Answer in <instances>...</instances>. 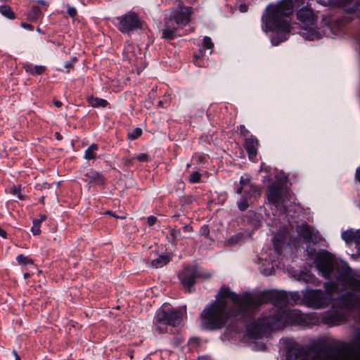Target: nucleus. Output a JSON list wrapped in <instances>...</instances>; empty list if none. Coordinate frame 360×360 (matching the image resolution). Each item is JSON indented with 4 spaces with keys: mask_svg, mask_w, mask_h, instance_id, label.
Segmentation results:
<instances>
[{
    "mask_svg": "<svg viewBox=\"0 0 360 360\" xmlns=\"http://www.w3.org/2000/svg\"><path fill=\"white\" fill-rule=\"evenodd\" d=\"M216 298L217 301L205 307L200 314L202 326L207 330L221 329L231 318L251 320L263 304L271 302L274 307L268 314H263L262 317L269 316L275 308L286 309L290 302L289 295L285 291L267 290L255 296L245 292L240 295L225 285L220 288Z\"/></svg>",
    "mask_w": 360,
    "mask_h": 360,
    "instance_id": "nucleus-1",
    "label": "nucleus"
},
{
    "mask_svg": "<svg viewBox=\"0 0 360 360\" xmlns=\"http://www.w3.org/2000/svg\"><path fill=\"white\" fill-rule=\"evenodd\" d=\"M266 11V15L262 17L265 32H290L288 18L293 12L292 0H281L277 4L269 5Z\"/></svg>",
    "mask_w": 360,
    "mask_h": 360,
    "instance_id": "nucleus-2",
    "label": "nucleus"
},
{
    "mask_svg": "<svg viewBox=\"0 0 360 360\" xmlns=\"http://www.w3.org/2000/svg\"><path fill=\"white\" fill-rule=\"evenodd\" d=\"M303 321V315L298 310L275 308L269 316H264L257 320L256 328L261 333H267L278 330L285 324H300Z\"/></svg>",
    "mask_w": 360,
    "mask_h": 360,
    "instance_id": "nucleus-3",
    "label": "nucleus"
},
{
    "mask_svg": "<svg viewBox=\"0 0 360 360\" xmlns=\"http://www.w3.org/2000/svg\"><path fill=\"white\" fill-rule=\"evenodd\" d=\"M181 321V314L179 311L165 309H160L157 311L153 321V327L155 330L160 333L167 332V326L173 327L177 326Z\"/></svg>",
    "mask_w": 360,
    "mask_h": 360,
    "instance_id": "nucleus-4",
    "label": "nucleus"
},
{
    "mask_svg": "<svg viewBox=\"0 0 360 360\" xmlns=\"http://www.w3.org/2000/svg\"><path fill=\"white\" fill-rule=\"evenodd\" d=\"M212 274L198 265L188 266L179 273L178 277L181 284L187 289L189 293L193 292V286L195 283L196 278L209 279Z\"/></svg>",
    "mask_w": 360,
    "mask_h": 360,
    "instance_id": "nucleus-5",
    "label": "nucleus"
},
{
    "mask_svg": "<svg viewBox=\"0 0 360 360\" xmlns=\"http://www.w3.org/2000/svg\"><path fill=\"white\" fill-rule=\"evenodd\" d=\"M311 243L307 244L306 252L309 259H314L317 269L325 275H328L331 269L330 256L331 254L326 250L319 252L313 247Z\"/></svg>",
    "mask_w": 360,
    "mask_h": 360,
    "instance_id": "nucleus-6",
    "label": "nucleus"
},
{
    "mask_svg": "<svg viewBox=\"0 0 360 360\" xmlns=\"http://www.w3.org/2000/svg\"><path fill=\"white\" fill-rule=\"evenodd\" d=\"M331 269L328 275H322L327 279L334 277L337 281L344 285L353 274L352 269L346 262H334L333 256H330Z\"/></svg>",
    "mask_w": 360,
    "mask_h": 360,
    "instance_id": "nucleus-7",
    "label": "nucleus"
},
{
    "mask_svg": "<svg viewBox=\"0 0 360 360\" xmlns=\"http://www.w3.org/2000/svg\"><path fill=\"white\" fill-rule=\"evenodd\" d=\"M117 19L118 20L117 28L124 34H129L142 27V22L139 15L134 11H129L117 17Z\"/></svg>",
    "mask_w": 360,
    "mask_h": 360,
    "instance_id": "nucleus-8",
    "label": "nucleus"
},
{
    "mask_svg": "<svg viewBox=\"0 0 360 360\" xmlns=\"http://www.w3.org/2000/svg\"><path fill=\"white\" fill-rule=\"evenodd\" d=\"M304 300L308 307L321 309L329 304L330 298L321 290H311L304 294Z\"/></svg>",
    "mask_w": 360,
    "mask_h": 360,
    "instance_id": "nucleus-9",
    "label": "nucleus"
},
{
    "mask_svg": "<svg viewBox=\"0 0 360 360\" xmlns=\"http://www.w3.org/2000/svg\"><path fill=\"white\" fill-rule=\"evenodd\" d=\"M288 191L279 181L270 184L267 192V198L270 203L278 207L287 198Z\"/></svg>",
    "mask_w": 360,
    "mask_h": 360,
    "instance_id": "nucleus-10",
    "label": "nucleus"
},
{
    "mask_svg": "<svg viewBox=\"0 0 360 360\" xmlns=\"http://www.w3.org/2000/svg\"><path fill=\"white\" fill-rule=\"evenodd\" d=\"M309 350L313 353L311 360H340L338 355H333L332 347L324 342H316L309 345Z\"/></svg>",
    "mask_w": 360,
    "mask_h": 360,
    "instance_id": "nucleus-11",
    "label": "nucleus"
},
{
    "mask_svg": "<svg viewBox=\"0 0 360 360\" xmlns=\"http://www.w3.org/2000/svg\"><path fill=\"white\" fill-rule=\"evenodd\" d=\"M286 360H311L308 349L292 340H286Z\"/></svg>",
    "mask_w": 360,
    "mask_h": 360,
    "instance_id": "nucleus-12",
    "label": "nucleus"
},
{
    "mask_svg": "<svg viewBox=\"0 0 360 360\" xmlns=\"http://www.w3.org/2000/svg\"><path fill=\"white\" fill-rule=\"evenodd\" d=\"M191 14L192 8L184 6L180 3L178 8L172 11L171 16L168 19L172 20L176 26H184L190 22Z\"/></svg>",
    "mask_w": 360,
    "mask_h": 360,
    "instance_id": "nucleus-13",
    "label": "nucleus"
},
{
    "mask_svg": "<svg viewBox=\"0 0 360 360\" xmlns=\"http://www.w3.org/2000/svg\"><path fill=\"white\" fill-rule=\"evenodd\" d=\"M297 232L306 244L312 243L315 245L323 240L319 232L315 231L314 228L307 224L298 226Z\"/></svg>",
    "mask_w": 360,
    "mask_h": 360,
    "instance_id": "nucleus-14",
    "label": "nucleus"
},
{
    "mask_svg": "<svg viewBox=\"0 0 360 360\" xmlns=\"http://www.w3.org/2000/svg\"><path fill=\"white\" fill-rule=\"evenodd\" d=\"M347 319L345 314L341 310H335L323 318V322L330 326H338L344 323Z\"/></svg>",
    "mask_w": 360,
    "mask_h": 360,
    "instance_id": "nucleus-15",
    "label": "nucleus"
},
{
    "mask_svg": "<svg viewBox=\"0 0 360 360\" xmlns=\"http://www.w3.org/2000/svg\"><path fill=\"white\" fill-rule=\"evenodd\" d=\"M297 19L304 25L309 26L315 24L317 16L312 10L307 8H302L297 12Z\"/></svg>",
    "mask_w": 360,
    "mask_h": 360,
    "instance_id": "nucleus-16",
    "label": "nucleus"
},
{
    "mask_svg": "<svg viewBox=\"0 0 360 360\" xmlns=\"http://www.w3.org/2000/svg\"><path fill=\"white\" fill-rule=\"evenodd\" d=\"M123 56L129 63L135 64L137 62L139 56H141V50L133 44H127L124 46Z\"/></svg>",
    "mask_w": 360,
    "mask_h": 360,
    "instance_id": "nucleus-17",
    "label": "nucleus"
},
{
    "mask_svg": "<svg viewBox=\"0 0 360 360\" xmlns=\"http://www.w3.org/2000/svg\"><path fill=\"white\" fill-rule=\"evenodd\" d=\"M342 238L347 244L354 243L360 252V229L354 231L353 230H347L342 233Z\"/></svg>",
    "mask_w": 360,
    "mask_h": 360,
    "instance_id": "nucleus-18",
    "label": "nucleus"
},
{
    "mask_svg": "<svg viewBox=\"0 0 360 360\" xmlns=\"http://www.w3.org/2000/svg\"><path fill=\"white\" fill-rule=\"evenodd\" d=\"M258 145V140L255 136H250L245 139L244 147L250 160H253L257 156Z\"/></svg>",
    "mask_w": 360,
    "mask_h": 360,
    "instance_id": "nucleus-19",
    "label": "nucleus"
},
{
    "mask_svg": "<svg viewBox=\"0 0 360 360\" xmlns=\"http://www.w3.org/2000/svg\"><path fill=\"white\" fill-rule=\"evenodd\" d=\"M354 294L351 292H347L344 295L339 297L336 304L342 309H350L354 306Z\"/></svg>",
    "mask_w": 360,
    "mask_h": 360,
    "instance_id": "nucleus-20",
    "label": "nucleus"
},
{
    "mask_svg": "<svg viewBox=\"0 0 360 360\" xmlns=\"http://www.w3.org/2000/svg\"><path fill=\"white\" fill-rule=\"evenodd\" d=\"M177 26L174 25L172 20L167 19L165 22L162 29V38L167 39H174L176 37Z\"/></svg>",
    "mask_w": 360,
    "mask_h": 360,
    "instance_id": "nucleus-21",
    "label": "nucleus"
},
{
    "mask_svg": "<svg viewBox=\"0 0 360 360\" xmlns=\"http://www.w3.org/2000/svg\"><path fill=\"white\" fill-rule=\"evenodd\" d=\"M84 181H89V183H94L96 184H103L105 183V178L103 174L95 171L90 170L84 174Z\"/></svg>",
    "mask_w": 360,
    "mask_h": 360,
    "instance_id": "nucleus-22",
    "label": "nucleus"
},
{
    "mask_svg": "<svg viewBox=\"0 0 360 360\" xmlns=\"http://www.w3.org/2000/svg\"><path fill=\"white\" fill-rule=\"evenodd\" d=\"M25 72L32 76L41 75L46 70V67L44 65H34L32 63H25L23 65Z\"/></svg>",
    "mask_w": 360,
    "mask_h": 360,
    "instance_id": "nucleus-23",
    "label": "nucleus"
},
{
    "mask_svg": "<svg viewBox=\"0 0 360 360\" xmlns=\"http://www.w3.org/2000/svg\"><path fill=\"white\" fill-rule=\"evenodd\" d=\"M343 286L349 287L352 290L360 292V278H355L352 274V275Z\"/></svg>",
    "mask_w": 360,
    "mask_h": 360,
    "instance_id": "nucleus-24",
    "label": "nucleus"
},
{
    "mask_svg": "<svg viewBox=\"0 0 360 360\" xmlns=\"http://www.w3.org/2000/svg\"><path fill=\"white\" fill-rule=\"evenodd\" d=\"M87 101L94 108H105L108 104L106 100L98 97L89 96L87 98Z\"/></svg>",
    "mask_w": 360,
    "mask_h": 360,
    "instance_id": "nucleus-25",
    "label": "nucleus"
},
{
    "mask_svg": "<svg viewBox=\"0 0 360 360\" xmlns=\"http://www.w3.org/2000/svg\"><path fill=\"white\" fill-rule=\"evenodd\" d=\"M244 195H247L249 198H257L261 195L260 189L258 186L252 183L251 184H250V186L245 188Z\"/></svg>",
    "mask_w": 360,
    "mask_h": 360,
    "instance_id": "nucleus-26",
    "label": "nucleus"
},
{
    "mask_svg": "<svg viewBox=\"0 0 360 360\" xmlns=\"http://www.w3.org/2000/svg\"><path fill=\"white\" fill-rule=\"evenodd\" d=\"M43 13L38 6H32L31 11L28 15V19L32 22H37L39 19L41 18Z\"/></svg>",
    "mask_w": 360,
    "mask_h": 360,
    "instance_id": "nucleus-27",
    "label": "nucleus"
},
{
    "mask_svg": "<svg viewBox=\"0 0 360 360\" xmlns=\"http://www.w3.org/2000/svg\"><path fill=\"white\" fill-rule=\"evenodd\" d=\"M169 257L167 255H160L152 261V266L155 268H160L169 262Z\"/></svg>",
    "mask_w": 360,
    "mask_h": 360,
    "instance_id": "nucleus-28",
    "label": "nucleus"
},
{
    "mask_svg": "<svg viewBox=\"0 0 360 360\" xmlns=\"http://www.w3.org/2000/svg\"><path fill=\"white\" fill-rule=\"evenodd\" d=\"M169 236L167 237L168 241L173 245H176L177 238L181 236L180 229H175L169 227Z\"/></svg>",
    "mask_w": 360,
    "mask_h": 360,
    "instance_id": "nucleus-29",
    "label": "nucleus"
},
{
    "mask_svg": "<svg viewBox=\"0 0 360 360\" xmlns=\"http://www.w3.org/2000/svg\"><path fill=\"white\" fill-rule=\"evenodd\" d=\"M0 13L5 17L9 19H14L15 18V13L11 9V6L4 5L0 6Z\"/></svg>",
    "mask_w": 360,
    "mask_h": 360,
    "instance_id": "nucleus-30",
    "label": "nucleus"
},
{
    "mask_svg": "<svg viewBox=\"0 0 360 360\" xmlns=\"http://www.w3.org/2000/svg\"><path fill=\"white\" fill-rule=\"evenodd\" d=\"M98 146L97 144L93 143L91 144L85 151L84 157L87 160L95 159L96 153L95 152L98 150Z\"/></svg>",
    "mask_w": 360,
    "mask_h": 360,
    "instance_id": "nucleus-31",
    "label": "nucleus"
},
{
    "mask_svg": "<svg viewBox=\"0 0 360 360\" xmlns=\"http://www.w3.org/2000/svg\"><path fill=\"white\" fill-rule=\"evenodd\" d=\"M249 197L244 194L242 195L240 200L238 202V207L240 211H245L248 209V207H249Z\"/></svg>",
    "mask_w": 360,
    "mask_h": 360,
    "instance_id": "nucleus-32",
    "label": "nucleus"
},
{
    "mask_svg": "<svg viewBox=\"0 0 360 360\" xmlns=\"http://www.w3.org/2000/svg\"><path fill=\"white\" fill-rule=\"evenodd\" d=\"M78 59L77 57H72L70 60L64 63V68L66 70V72L69 73L70 70L73 68L75 64L77 62Z\"/></svg>",
    "mask_w": 360,
    "mask_h": 360,
    "instance_id": "nucleus-33",
    "label": "nucleus"
},
{
    "mask_svg": "<svg viewBox=\"0 0 360 360\" xmlns=\"http://www.w3.org/2000/svg\"><path fill=\"white\" fill-rule=\"evenodd\" d=\"M16 259L18 262L21 265L32 264L34 263L32 259L23 255H18Z\"/></svg>",
    "mask_w": 360,
    "mask_h": 360,
    "instance_id": "nucleus-34",
    "label": "nucleus"
},
{
    "mask_svg": "<svg viewBox=\"0 0 360 360\" xmlns=\"http://www.w3.org/2000/svg\"><path fill=\"white\" fill-rule=\"evenodd\" d=\"M273 245L277 252H279L282 248V239L279 236H275L272 239Z\"/></svg>",
    "mask_w": 360,
    "mask_h": 360,
    "instance_id": "nucleus-35",
    "label": "nucleus"
},
{
    "mask_svg": "<svg viewBox=\"0 0 360 360\" xmlns=\"http://www.w3.org/2000/svg\"><path fill=\"white\" fill-rule=\"evenodd\" d=\"M142 134V129L141 128H136L131 132L128 133V138L131 140H134L139 138Z\"/></svg>",
    "mask_w": 360,
    "mask_h": 360,
    "instance_id": "nucleus-36",
    "label": "nucleus"
},
{
    "mask_svg": "<svg viewBox=\"0 0 360 360\" xmlns=\"http://www.w3.org/2000/svg\"><path fill=\"white\" fill-rule=\"evenodd\" d=\"M325 288H326V290L328 292L329 294V297L330 295H332V293H333L334 292H335L337 288H338V285L335 283L334 282H330V283H325Z\"/></svg>",
    "mask_w": 360,
    "mask_h": 360,
    "instance_id": "nucleus-37",
    "label": "nucleus"
},
{
    "mask_svg": "<svg viewBox=\"0 0 360 360\" xmlns=\"http://www.w3.org/2000/svg\"><path fill=\"white\" fill-rule=\"evenodd\" d=\"M306 34H307L306 38L311 41H313V40L319 38L318 33L314 28L309 29V30H307V33Z\"/></svg>",
    "mask_w": 360,
    "mask_h": 360,
    "instance_id": "nucleus-38",
    "label": "nucleus"
},
{
    "mask_svg": "<svg viewBox=\"0 0 360 360\" xmlns=\"http://www.w3.org/2000/svg\"><path fill=\"white\" fill-rule=\"evenodd\" d=\"M203 46L207 49H212L214 47V44L212 41V39L209 37H205L203 38Z\"/></svg>",
    "mask_w": 360,
    "mask_h": 360,
    "instance_id": "nucleus-39",
    "label": "nucleus"
},
{
    "mask_svg": "<svg viewBox=\"0 0 360 360\" xmlns=\"http://www.w3.org/2000/svg\"><path fill=\"white\" fill-rule=\"evenodd\" d=\"M201 175L198 172H193L191 174L189 181L192 183H197L200 180Z\"/></svg>",
    "mask_w": 360,
    "mask_h": 360,
    "instance_id": "nucleus-40",
    "label": "nucleus"
},
{
    "mask_svg": "<svg viewBox=\"0 0 360 360\" xmlns=\"http://www.w3.org/2000/svg\"><path fill=\"white\" fill-rule=\"evenodd\" d=\"M32 232L34 235H39L41 232L40 225H39V221H33V226L32 227Z\"/></svg>",
    "mask_w": 360,
    "mask_h": 360,
    "instance_id": "nucleus-41",
    "label": "nucleus"
},
{
    "mask_svg": "<svg viewBox=\"0 0 360 360\" xmlns=\"http://www.w3.org/2000/svg\"><path fill=\"white\" fill-rule=\"evenodd\" d=\"M67 12H68V14L71 18H75L77 14V11L76 8L70 6V5L67 6Z\"/></svg>",
    "mask_w": 360,
    "mask_h": 360,
    "instance_id": "nucleus-42",
    "label": "nucleus"
},
{
    "mask_svg": "<svg viewBox=\"0 0 360 360\" xmlns=\"http://www.w3.org/2000/svg\"><path fill=\"white\" fill-rule=\"evenodd\" d=\"M193 198L192 196L183 197L181 199V203L182 205H188L192 203Z\"/></svg>",
    "mask_w": 360,
    "mask_h": 360,
    "instance_id": "nucleus-43",
    "label": "nucleus"
},
{
    "mask_svg": "<svg viewBox=\"0 0 360 360\" xmlns=\"http://www.w3.org/2000/svg\"><path fill=\"white\" fill-rule=\"evenodd\" d=\"M240 185L243 186L245 188L252 183L250 182V180L249 179H245L242 176L240 179Z\"/></svg>",
    "mask_w": 360,
    "mask_h": 360,
    "instance_id": "nucleus-44",
    "label": "nucleus"
},
{
    "mask_svg": "<svg viewBox=\"0 0 360 360\" xmlns=\"http://www.w3.org/2000/svg\"><path fill=\"white\" fill-rule=\"evenodd\" d=\"M136 158L140 162L148 161V155L146 153H141V154L138 155Z\"/></svg>",
    "mask_w": 360,
    "mask_h": 360,
    "instance_id": "nucleus-45",
    "label": "nucleus"
},
{
    "mask_svg": "<svg viewBox=\"0 0 360 360\" xmlns=\"http://www.w3.org/2000/svg\"><path fill=\"white\" fill-rule=\"evenodd\" d=\"M148 224L151 226H153L157 221V217L155 216H150L148 217Z\"/></svg>",
    "mask_w": 360,
    "mask_h": 360,
    "instance_id": "nucleus-46",
    "label": "nucleus"
},
{
    "mask_svg": "<svg viewBox=\"0 0 360 360\" xmlns=\"http://www.w3.org/2000/svg\"><path fill=\"white\" fill-rule=\"evenodd\" d=\"M21 27L25 28V29H27V30H34V26L30 23H27V22H22L21 23Z\"/></svg>",
    "mask_w": 360,
    "mask_h": 360,
    "instance_id": "nucleus-47",
    "label": "nucleus"
},
{
    "mask_svg": "<svg viewBox=\"0 0 360 360\" xmlns=\"http://www.w3.org/2000/svg\"><path fill=\"white\" fill-rule=\"evenodd\" d=\"M12 193L15 195H17L19 199H22V196L20 193V190L18 189L16 187L13 188Z\"/></svg>",
    "mask_w": 360,
    "mask_h": 360,
    "instance_id": "nucleus-48",
    "label": "nucleus"
},
{
    "mask_svg": "<svg viewBox=\"0 0 360 360\" xmlns=\"http://www.w3.org/2000/svg\"><path fill=\"white\" fill-rule=\"evenodd\" d=\"M200 232L202 235L207 236L209 234V229L207 226H204L201 228Z\"/></svg>",
    "mask_w": 360,
    "mask_h": 360,
    "instance_id": "nucleus-49",
    "label": "nucleus"
},
{
    "mask_svg": "<svg viewBox=\"0 0 360 360\" xmlns=\"http://www.w3.org/2000/svg\"><path fill=\"white\" fill-rule=\"evenodd\" d=\"M291 299L294 301L300 300V295L298 292H293L290 295Z\"/></svg>",
    "mask_w": 360,
    "mask_h": 360,
    "instance_id": "nucleus-50",
    "label": "nucleus"
},
{
    "mask_svg": "<svg viewBox=\"0 0 360 360\" xmlns=\"http://www.w3.org/2000/svg\"><path fill=\"white\" fill-rule=\"evenodd\" d=\"M46 219V217L45 214H41L40 215V219H34L33 221H39V225H40V224L44 221L45 219Z\"/></svg>",
    "mask_w": 360,
    "mask_h": 360,
    "instance_id": "nucleus-51",
    "label": "nucleus"
},
{
    "mask_svg": "<svg viewBox=\"0 0 360 360\" xmlns=\"http://www.w3.org/2000/svg\"><path fill=\"white\" fill-rule=\"evenodd\" d=\"M248 133V129H246L244 126H240V134L245 136Z\"/></svg>",
    "mask_w": 360,
    "mask_h": 360,
    "instance_id": "nucleus-52",
    "label": "nucleus"
},
{
    "mask_svg": "<svg viewBox=\"0 0 360 360\" xmlns=\"http://www.w3.org/2000/svg\"><path fill=\"white\" fill-rule=\"evenodd\" d=\"M243 191V193H245V187L243 186H240V187H238L236 190V193L238 194H241L242 192Z\"/></svg>",
    "mask_w": 360,
    "mask_h": 360,
    "instance_id": "nucleus-53",
    "label": "nucleus"
},
{
    "mask_svg": "<svg viewBox=\"0 0 360 360\" xmlns=\"http://www.w3.org/2000/svg\"><path fill=\"white\" fill-rule=\"evenodd\" d=\"M124 164L125 165H132V160H129V158H125L123 160Z\"/></svg>",
    "mask_w": 360,
    "mask_h": 360,
    "instance_id": "nucleus-54",
    "label": "nucleus"
},
{
    "mask_svg": "<svg viewBox=\"0 0 360 360\" xmlns=\"http://www.w3.org/2000/svg\"><path fill=\"white\" fill-rule=\"evenodd\" d=\"M53 103L58 108H60L63 105L62 102H60V101H58V100H54Z\"/></svg>",
    "mask_w": 360,
    "mask_h": 360,
    "instance_id": "nucleus-55",
    "label": "nucleus"
},
{
    "mask_svg": "<svg viewBox=\"0 0 360 360\" xmlns=\"http://www.w3.org/2000/svg\"><path fill=\"white\" fill-rule=\"evenodd\" d=\"M55 136H56V139L58 141H60L63 139V136L59 132H56Z\"/></svg>",
    "mask_w": 360,
    "mask_h": 360,
    "instance_id": "nucleus-56",
    "label": "nucleus"
},
{
    "mask_svg": "<svg viewBox=\"0 0 360 360\" xmlns=\"http://www.w3.org/2000/svg\"><path fill=\"white\" fill-rule=\"evenodd\" d=\"M0 236L3 238H6V232L0 227Z\"/></svg>",
    "mask_w": 360,
    "mask_h": 360,
    "instance_id": "nucleus-57",
    "label": "nucleus"
},
{
    "mask_svg": "<svg viewBox=\"0 0 360 360\" xmlns=\"http://www.w3.org/2000/svg\"><path fill=\"white\" fill-rule=\"evenodd\" d=\"M184 230L185 231H192L193 229H192V227H191V226H189V225H185V226H184Z\"/></svg>",
    "mask_w": 360,
    "mask_h": 360,
    "instance_id": "nucleus-58",
    "label": "nucleus"
},
{
    "mask_svg": "<svg viewBox=\"0 0 360 360\" xmlns=\"http://www.w3.org/2000/svg\"><path fill=\"white\" fill-rule=\"evenodd\" d=\"M13 354L15 356V360H20V356L18 354L17 352L15 350L13 351Z\"/></svg>",
    "mask_w": 360,
    "mask_h": 360,
    "instance_id": "nucleus-59",
    "label": "nucleus"
},
{
    "mask_svg": "<svg viewBox=\"0 0 360 360\" xmlns=\"http://www.w3.org/2000/svg\"><path fill=\"white\" fill-rule=\"evenodd\" d=\"M201 56H202V51H200V53H199V54H195V55H194L195 62H197V60H198L199 58H200Z\"/></svg>",
    "mask_w": 360,
    "mask_h": 360,
    "instance_id": "nucleus-60",
    "label": "nucleus"
},
{
    "mask_svg": "<svg viewBox=\"0 0 360 360\" xmlns=\"http://www.w3.org/2000/svg\"><path fill=\"white\" fill-rule=\"evenodd\" d=\"M240 11L241 12H246L247 11V6L246 5H241L240 6Z\"/></svg>",
    "mask_w": 360,
    "mask_h": 360,
    "instance_id": "nucleus-61",
    "label": "nucleus"
},
{
    "mask_svg": "<svg viewBox=\"0 0 360 360\" xmlns=\"http://www.w3.org/2000/svg\"><path fill=\"white\" fill-rule=\"evenodd\" d=\"M356 178L358 181H360V169H358L356 171Z\"/></svg>",
    "mask_w": 360,
    "mask_h": 360,
    "instance_id": "nucleus-62",
    "label": "nucleus"
},
{
    "mask_svg": "<svg viewBox=\"0 0 360 360\" xmlns=\"http://www.w3.org/2000/svg\"><path fill=\"white\" fill-rule=\"evenodd\" d=\"M243 221H244L245 223H246V222H248V223H249V222H250H250H251V221H250V218L248 216H245V217H244V218L243 219Z\"/></svg>",
    "mask_w": 360,
    "mask_h": 360,
    "instance_id": "nucleus-63",
    "label": "nucleus"
},
{
    "mask_svg": "<svg viewBox=\"0 0 360 360\" xmlns=\"http://www.w3.org/2000/svg\"><path fill=\"white\" fill-rule=\"evenodd\" d=\"M37 2L43 6H47V4L44 0H39Z\"/></svg>",
    "mask_w": 360,
    "mask_h": 360,
    "instance_id": "nucleus-64",
    "label": "nucleus"
}]
</instances>
